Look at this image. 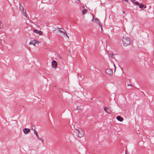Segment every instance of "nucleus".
<instances>
[{
    "mask_svg": "<svg viewBox=\"0 0 154 154\" xmlns=\"http://www.w3.org/2000/svg\"><path fill=\"white\" fill-rule=\"evenodd\" d=\"M122 42L124 46H127L131 44V42L129 38L127 37H123Z\"/></svg>",
    "mask_w": 154,
    "mask_h": 154,
    "instance_id": "nucleus-1",
    "label": "nucleus"
},
{
    "mask_svg": "<svg viewBox=\"0 0 154 154\" xmlns=\"http://www.w3.org/2000/svg\"><path fill=\"white\" fill-rule=\"evenodd\" d=\"M57 29H58L57 31L60 33L64 37L66 36L68 38H69V36L67 35L65 29L62 28H57Z\"/></svg>",
    "mask_w": 154,
    "mask_h": 154,
    "instance_id": "nucleus-2",
    "label": "nucleus"
},
{
    "mask_svg": "<svg viewBox=\"0 0 154 154\" xmlns=\"http://www.w3.org/2000/svg\"><path fill=\"white\" fill-rule=\"evenodd\" d=\"M75 132L77 134V136L78 137L81 138V137H83L84 135L83 131L82 129H80V130H79L77 129H75Z\"/></svg>",
    "mask_w": 154,
    "mask_h": 154,
    "instance_id": "nucleus-3",
    "label": "nucleus"
},
{
    "mask_svg": "<svg viewBox=\"0 0 154 154\" xmlns=\"http://www.w3.org/2000/svg\"><path fill=\"white\" fill-rule=\"evenodd\" d=\"M92 15L93 16V18L92 20V21L93 20H94L95 21L96 23H98L101 29L102 30V25L101 23L99 21V20L97 18H96L95 19H94L93 14H92Z\"/></svg>",
    "mask_w": 154,
    "mask_h": 154,
    "instance_id": "nucleus-4",
    "label": "nucleus"
},
{
    "mask_svg": "<svg viewBox=\"0 0 154 154\" xmlns=\"http://www.w3.org/2000/svg\"><path fill=\"white\" fill-rule=\"evenodd\" d=\"M19 9L22 12L23 14L27 17V15L26 14V11L24 10L23 6L20 3Z\"/></svg>",
    "mask_w": 154,
    "mask_h": 154,
    "instance_id": "nucleus-5",
    "label": "nucleus"
},
{
    "mask_svg": "<svg viewBox=\"0 0 154 154\" xmlns=\"http://www.w3.org/2000/svg\"><path fill=\"white\" fill-rule=\"evenodd\" d=\"M52 66L53 68H56L57 66V62L54 60L52 62Z\"/></svg>",
    "mask_w": 154,
    "mask_h": 154,
    "instance_id": "nucleus-6",
    "label": "nucleus"
},
{
    "mask_svg": "<svg viewBox=\"0 0 154 154\" xmlns=\"http://www.w3.org/2000/svg\"><path fill=\"white\" fill-rule=\"evenodd\" d=\"M106 74H108L109 75H111L113 73L112 70L111 69H107L106 71Z\"/></svg>",
    "mask_w": 154,
    "mask_h": 154,
    "instance_id": "nucleus-7",
    "label": "nucleus"
},
{
    "mask_svg": "<svg viewBox=\"0 0 154 154\" xmlns=\"http://www.w3.org/2000/svg\"><path fill=\"white\" fill-rule=\"evenodd\" d=\"M38 43V41L36 40H33L32 41L29 42V45H32L34 46H35L36 44H37Z\"/></svg>",
    "mask_w": 154,
    "mask_h": 154,
    "instance_id": "nucleus-8",
    "label": "nucleus"
},
{
    "mask_svg": "<svg viewBox=\"0 0 154 154\" xmlns=\"http://www.w3.org/2000/svg\"><path fill=\"white\" fill-rule=\"evenodd\" d=\"M24 133L25 134H28L30 132V129L29 128H25L23 130Z\"/></svg>",
    "mask_w": 154,
    "mask_h": 154,
    "instance_id": "nucleus-9",
    "label": "nucleus"
},
{
    "mask_svg": "<svg viewBox=\"0 0 154 154\" xmlns=\"http://www.w3.org/2000/svg\"><path fill=\"white\" fill-rule=\"evenodd\" d=\"M33 31L35 33H37L39 35H41L42 33V32L41 31H39L37 29L34 30Z\"/></svg>",
    "mask_w": 154,
    "mask_h": 154,
    "instance_id": "nucleus-10",
    "label": "nucleus"
},
{
    "mask_svg": "<svg viewBox=\"0 0 154 154\" xmlns=\"http://www.w3.org/2000/svg\"><path fill=\"white\" fill-rule=\"evenodd\" d=\"M104 109L106 112L108 114H110L111 112V111L109 110L108 108L107 107H104Z\"/></svg>",
    "mask_w": 154,
    "mask_h": 154,
    "instance_id": "nucleus-11",
    "label": "nucleus"
},
{
    "mask_svg": "<svg viewBox=\"0 0 154 154\" xmlns=\"http://www.w3.org/2000/svg\"><path fill=\"white\" fill-rule=\"evenodd\" d=\"M116 119L120 122H122L123 120V118L120 116H118L116 118Z\"/></svg>",
    "mask_w": 154,
    "mask_h": 154,
    "instance_id": "nucleus-12",
    "label": "nucleus"
},
{
    "mask_svg": "<svg viewBox=\"0 0 154 154\" xmlns=\"http://www.w3.org/2000/svg\"><path fill=\"white\" fill-rule=\"evenodd\" d=\"M34 133L36 135L37 137L39 140H41V138H40L39 135H38L37 132L35 130H34Z\"/></svg>",
    "mask_w": 154,
    "mask_h": 154,
    "instance_id": "nucleus-13",
    "label": "nucleus"
},
{
    "mask_svg": "<svg viewBox=\"0 0 154 154\" xmlns=\"http://www.w3.org/2000/svg\"><path fill=\"white\" fill-rule=\"evenodd\" d=\"M88 11V10L87 9H84L82 10V14L84 15L85 14H86V13Z\"/></svg>",
    "mask_w": 154,
    "mask_h": 154,
    "instance_id": "nucleus-14",
    "label": "nucleus"
},
{
    "mask_svg": "<svg viewBox=\"0 0 154 154\" xmlns=\"http://www.w3.org/2000/svg\"><path fill=\"white\" fill-rule=\"evenodd\" d=\"M131 1L134 4H135L137 5H139V2H135L134 0H131Z\"/></svg>",
    "mask_w": 154,
    "mask_h": 154,
    "instance_id": "nucleus-15",
    "label": "nucleus"
},
{
    "mask_svg": "<svg viewBox=\"0 0 154 154\" xmlns=\"http://www.w3.org/2000/svg\"><path fill=\"white\" fill-rule=\"evenodd\" d=\"M139 5V8H143V7H144V5L142 3H140V4H139V5Z\"/></svg>",
    "mask_w": 154,
    "mask_h": 154,
    "instance_id": "nucleus-16",
    "label": "nucleus"
},
{
    "mask_svg": "<svg viewBox=\"0 0 154 154\" xmlns=\"http://www.w3.org/2000/svg\"><path fill=\"white\" fill-rule=\"evenodd\" d=\"M3 27V24L2 22L0 21V29L2 28Z\"/></svg>",
    "mask_w": 154,
    "mask_h": 154,
    "instance_id": "nucleus-17",
    "label": "nucleus"
},
{
    "mask_svg": "<svg viewBox=\"0 0 154 154\" xmlns=\"http://www.w3.org/2000/svg\"><path fill=\"white\" fill-rule=\"evenodd\" d=\"M109 54L111 57H112L114 54L112 52H109Z\"/></svg>",
    "mask_w": 154,
    "mask_h": 154,
    "instance_id": "nucleus-18",
    "label": "nucleus"
},
{
    "mask_svg": "<svg viewBox=\"0 0 154 154\" xmlns=\"http://www.w3.org/2000/svg\"><path fill=\"white\" fill-rule=\"evenodd\" d=\"M113 66H114V69H115V71L116 70V65L115 64H113Z\"/></svg>",
    "mask_w": 154,
    "mask_h": 154,
    "instance_id": "nucleus-19",
    "label": "nucleus"
},
{
    "mask_svg": "<svg viewBox=\"0 0 154 154\" xmlns=\"http://www.w3.org/2000/svg\"><path fill=\"white\" fill-rule=\"evenodd\" d=\"M143 8H146V6L144 5V7H143Z\"/></svg>",
    "mask_w": 154,
    "mask_h": 154,
    "instance_id": "nucleus-20",
    "label": "nucleus"
},
{
    "mask_svg": "<svg viewBox=\"0 0 154 154\" xmlns=\"http://www.w3.org/2000/svg\"><path fill=\"white\" fill-rule=\"evenodd\" d=\"M132 86V85H128V86Z\"/></svg>",
    "mask_w": 154,
    "mask_h": 154,
    "instance_id": "nucleus-21",
    "label": "nucleus"
},
{
    "mask_svg": "<svg viewBox=\"0 0 154 154\" xmlns=\"http://www.w3.org/2000/svg\"><path fill=\"white\" fill-rule=\"evenodd\" d=\"M41 140L42 142H43V141L42 140L41 138V140Z\"/></svg>",
    "mask_w": 154,
    "mask_h": 154,
    "instance_id": "nucleus-22",
    "label": "nucleus"
},
{
    "mask_svg": "<svg viewBox=\"0 0 154 154\" xmlns=\"http://www.w3.org/2000/svg\"><path fill=\"white\" fill-rule=\"evenodd\" d=\"M123 12L124 14H125V12L124 11H123Z\"/></svg>",
    "mask_w": 154,
    "mask_h": 154,
    "instance_id": "nucleus-23",
    "label": "nucleus"
},
{
    "mask_svg": "<svg viewBox=\"0 0 154 154\" xmlns=\"http://www.w3.org/2000/svg\"><path fill=\"white\" fill-rule=\"evenodd\" d=\"M83 8H85V7L84 6H83Z\"/></svg>",
    "mask_w": 154,
    "mask_h": 154,
    "instance_id": "nucleus-24",
    "label": "nucleus"
},
{
    "mask_svg": "<svg viewBox=\"0 0 154 154\" xmlns=\"http://www.w3.org/2000/svg\"><path fill=\"white\" fill-rule=\"evenodd\" d=\"M78 0V1H79V2H80V0Z\"/></svg>",
    "mask_w": 154,
    "mask_h": 154,
    "instance_id": "nucleus-25",
    "label": "nucleus"
}]
</instances>
